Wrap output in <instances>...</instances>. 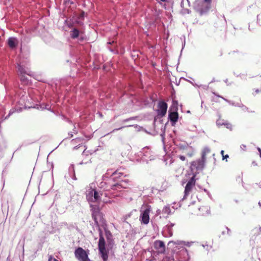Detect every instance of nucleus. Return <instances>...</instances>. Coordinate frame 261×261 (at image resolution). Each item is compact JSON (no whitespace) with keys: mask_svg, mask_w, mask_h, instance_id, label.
Returning a JSON list of instances; mask_svg holds the SVG:
<instances>
[{"mask_svg":"<svg viewBox=\"0 0 261 261\" xmlns=\"http://www.w3.org/2000/svg\"><path fill=\"white\" fill-rule=\"evenodd\" d=\"M99 241L98 243V249L99 254L103 261H108L109 258V249L106 247V243L102 232L100 230L99 233Z\"/></svg>","mask_w":261,"mask_h":261,"instance_id":"f257e3e1","label":"nucleus"},{"mask_svg":"<svg viewBox=\"0 0 261 261\" xmlns=\"http://www.w3.org/2000/svg\"><path fill=\"white\" fill-rule=\"evenodd\" d=\"M151 211V206L149 205H146L140 210L139 220L141 224L147 225L149 223L150 220L149 214Z\"/></svg>","mask_w":261,"mask_h":261,"instance_id":"f03ea898","label":"nucleus"},{"mask_svg":"<svg viewBox=\"0 0 261 261\" xmlns=\"http://www.w3.org/2000/svg\"><path fill=\"white\" fill-rule=\"evenodd\" d=\"M88 254L82 247H78L74 251L75 256L79 261H90Z\"/></svg>","mask_w":261,"mask_h":261,"instance_id":"7ed1b4c3","label":"nucleus"},{"mask_svg":"<svg viewBox=\"0 0 261 261\" xmlns=\"http://www.w3.org/2000/svg\"><path fill=\"white\" fill-rule=\"evenodd\" d=\"M102 194L98 192L95 189H91L86 195L88 201L91 202H99L100 201V196Z\"/></svg>","mask_w":261,"mask_h":261,"instance_id":"20e7f679","label":"nucleus"},{"mask_svg":"<svg viewBox=\"0 0 261 261\" xmlns=\"http://www.w3.org/2000/svg\"><path fill=\"white\" fill-rule=\"evenodd\" d=\"M92 211V217L96 224H98V219L101 217V213L98 206L90 205Z\"/></svg>","mask_w":261,"mask_h":261,"instance_id":"39448f33","label":"nucleus"},{"mask_svg":"<svg viewBox=\"0 0 261 261\" xmlns=\"http://www.w3.org/2000/svg\"><path fill=\"white\" fill-rule=\"evenodd\" d=\"M196 184L195 175H193L187 182L185 189L184 198L187 197L191 192Z\"/></svg>","mask_w":261,"mask_h":261,"instance_id":"423d86ee","label":"nucleus"},{"mask_svg":"<svg viewBox=\"0 0 261 261\" xmlns=\"http://www.w3.org/2000/svg\"><path fill=\"white\" fill-rule=\"evenodd\" d=\"M158 115L161 117L165 116L168 108L167 103L164 101H160L158 103Z\"/></svg>","mask_w":261,"mask_h":261,"instance_id":"0eeeda50","label":"nucleus"},{"mask_svg":"<svg viewBox=\"0 0 261 261\" xmlns=\"http://www.w3.org/2000/svg\"><path fill=\"white\" fill-rule=\"evenodd\" d=\"M212 0H203L198 3V5L201 12L207 11L211 8Z\"/></svg>","mask_w":261,"mask_h":261,"instance_id":"6e6552de","label":"nucleus"},{"mask_svg":"<svg viewBox=\"0 0 261 261\" xmlns=\"http://www.w3.org/2000/svg\"><path fill=\"white\" fill-rule=\"evenodd\" d=\"M206 160L201 158L196 161H193L191 164L192 169L194 168L197 170H200L203 168Z\"/></svg>","mask_w":261,"mask_h":261,"instance_id":"1a4fd4ad","label":"nucleus"},{"mask_svg":"<svg viewBox=\"0 0 261 261\" xmlns=\"http://www.w3.org/2000/svg\"><path fill=\"white\" fill-rule=\"evenodd\" d=\"M154 247L160 253H164L165 252V245L162 241H155L154 243Z\"/></svg>","mask_w":261,"mask_h":261,"instance_id":"9d476101","label":"nucleus"},{"mask_svg":"<svg viewBox=\"0 0 261 261\" xmlns=\"http://www.w3.org/2000/svg\"><path fill=\"white\" fill-rule=\"evenodd\" d=\"M168 119L172 122V125H174L178 121V113L177 112V110L173 112H171V111L169 110Z\"/></svg>","mask_w":261,"mask_h":261,"instance_id":"9b49d317","label":"nucleus"},{"mask_svg":"<svg viewBox=\"0 0 261 261\" xmlns=\"http://www.w3.org/2000/svg\"><path fill=\"white\" fill-rule=\"evenodd\" d=\"M18 44L17 39L14 37H10L8 40V44L11 48H15Z\"/></svg>","mask_w":261,"mask_h":261,"instance_id":"f8f14e48","label":"nucleus"},{"mask_svg":"<svg viewBox=\"0 0 261 261\" xmlns=\"http://www.w3.org/2000/svg\"><path fill=\"white\" fill-rule=\"evenodd\" d=\"M211 149L208 147H204L202 151L201 158L206 160V155L211 152Z\"/></svg>","mask_w":261,"mask_h":261,"instance_id":"ddd939ff","label":"nucleus"},{"mask_svg":"<svg viewBox=\"0 0 261 261\" xmlns=\"http://www.w3.org/2000/svg\"><path fill=\"white\" fill-rule=\"evenodd\" d=\"M18 71L20 72V75L28 74L30 75V74L25 70V68L21 66L20 65H18Z\"/></svg>","mask_w":261,"mask_h":261,"instance_id":"4468645a","label":"nucleus"},{"mask_svg":"<svg viewBox=\"0 0 261 261\" xmlns=\"http://www.w3.org/2000/svg\"><path fill=\"white\" fill-rule=\"evenodd\" d=\"M79 36V31L74 28L72 31L71 33V37L73 39L77 38Z\"/></svg>","mask_w":261,"mask_h":261,"instance_id":"2eb2a0df","label":"nucleus"},{"mask_svg":"<svg viewBox=\"0 0 261 261\" xmlns=\"http://www.w3.org/2000/svg\"><path fill=\"white\" fill-rule=\"evenodd\" d=\"M124 181H122L121 183L120 184H116L115 185H114L112 186V189L113 190H119L121 188H124L123 186V184L122 183L124 182Z\"/></svg>","mask_w":261,"mask_h":261,"instance_id":"dca6fc26","label":"nucleus"},{"mask_svg":"<svg viewBox=\"0 0 261 261\" xmlns=\"http://www.w3.org/2000/svg\"><path fill=\"white\" fill-rule=\"evenodd\" d=\"M25 74L20 75V81L25 85H27L29 83V80L27 77L25 76Z\"/></svg>","mask_w":261,"mask_h":261,"instance_id":"f3484780","label":"nucleus"},{"mask_svg":"<svg viewBox=\"0 0 261 261\" xmlns=\"http://www.w3.org/2000/svg\"><path fill=\"white\" fill-rule=\"evenodd\" d=\"M213 94L215 95V96H214L213 98H212V101H214V102H217L218 101V99L219 98H222L223 99H225L223 97L219 96V95H217L215 94V93H213Z\"/></svg>","mask_w":261,"mask_h":261,"instance_id":"a211bd4d","label":"nucleus"},{"mask_svg":"<svg viewBox=\"0 0 261 261\" xmlns=\"http://www.w3.org/2000/svg\"><path fill=\"white\" fill-rule=\"evenodd\" d=\"M221 155L222 156V159L223 160L229 158V155H228L224 154V150H221Z\"/></svg>","mask_w":261,"mask_h":261,"instance_id":"6ab92c4d","label":"nucleus"},{"mask_svg":"<svg viewBox=\"0 0 261 261\" xmlns=\"http://www.w3.org/2000/svg\"><path fill=\"white\" fill-rule=\"evenodd\" d=\"M178 105V102L176 100H173L172 102V106L176 107V110L177 109V107Z\"/></svg>","mask_w":261,"mask_h":261,"instance_id":"aec40b11","label":"nucleus"},{"mask_svg":"<svg viewBox=\"0 0 261 261\" xmlns=\"http://www.w3.org/2000/svg\"><path fill=\"white\" fill-rule=\"evenodd\" d=\"M241 148L243 150V151H245L246 150V146L244 144H242L241 145Z\"/></svg>","mask_w":261,"mask_h":261,"instance_id":"412c9836","label":"nucleus"},{"mask_svg":"<svg viewBox=\"0 0 261 261\" xmlns=\"http://www.w3.org/2000/svg\"><path fill=\"white\" fill-rule=\"evenodd\" d=\"M178 158L182 161H184L186 160V157L184 155H180L178 156Z\"/></svg>","mask_w":261,"mask_h":261,"instance_id":"4be33fe9","label":"nucleus"},{"mask_svg":"<svg viewBox=\"0 0 261 261\" xmlns=\"http://www.w3.org/2000/svg\"><path fill=\"white\" fill-rule=\"evenodd\" d=\"M84 14L85 13L84 12H82L81 14L80 15L79 18H83L84 17Z\"/></svg>","mask_w":261,"mask_h":261,"instance_id":"5701e85b","label":"nucleus"},{"mask_svg":"<svg viewBox=\"0 0 261 261\" xmlns=\"http://www.w3.org/2000/svg\"><path fill=\"white\" fill-rule=\"evenodd\" d=\"M108 234L111 236V233L109 231L106 232V236L107 237L108 240H109V238H108Z\"/></svg>","mask_w":261,"mask_h":261,"instance_id":"b1692460","label":"nucleus"},{"mask_svg":"<svg viewBox=\"0 0 261 261\" xmlns=\"http://www.w3.org/2000/svg\"><path fill=\"white\" fill-rule=\"evenodd\" d=\"M53 257L51 255L49 256L48 261H51L53 260Z\"/></svg>","mask_w":261,"mask_h":261,"instance_id":"393cba45","label":"nucleus"},{"mask_svg":"<svg viewBox=\"0 0 261 261\" xmlns=\"http://www.w3.org/2000/svg\"><path fill=\"white\" fill-rule=\"evenodd\" d=\"M193 153L192 152V153H188L187 154V155L190 156V157H191L192 155H193Z\"/></svg>","mask_w":261,"mask_h":261,"instance_id":"a878e982","label":"nucleus"},{"mask_svg":"<svg viewBox=\"0 0 261 261\" xmlns=\"http://www.w3.org/2000/svg\"><path fill=\"white\" fill-rule=\"evenodd\" d=\"M132 119H133V118H129V119H127L124 120V122H125V121H128V120H132Z\"/></svg>","mask_w":261,"mask_h":261,"instance_id":"bb28decb","label":"nucleus"},{"mask_svg":"<svg viewBox=\"0 0 261 261\" xmlns=\"http://www.w3.org/2000/svg\"><path fill=\"white\" fill-rule=\"evenodd\" d=\"M258 150L260 153V156L261 157V149L259 148H258Z\"/></svg>","mask_w":261,"mask_h":261,"instance_id":"cd10ccee","label":"nucleus"},{"mask_svg":"<svg viewBox=\"0 0 261 261\" xmlns=\"http://www.w3.org/2000/svg\"><path fill=\"white\" fill-rule=\"evenodd\" d=\"M114 42H115V41H113L112 42H109L108 43L109 44H112L114 43Z\"/></svg>","mask_w":261,"mask_h":261,"instance_id":"c85d7f7f","label":"nucleus"},{"mask_svg":"<svg viewBox=\"0 0 261 261\" xmlns=\"http://www.w3.org/2000/svg\"><path fill=\"white\" fill-rule=\"evenodd\" d=\"M122 128V127H120V128H119L115 129H114V130H113V132H114L115 130H119V129H121Z\"/></svg>","mask_w":261,"mask_h":261,"instance_id":"c756f323","label":"nucleus"},{"mask_svg":"<svg viewBox=\"0 0 261 261\" xmlns=\"http://www.w3.org/2000/svg\"><path fill=\"white\" fill-rule=\"evenodd\" d=\"M189 210H190V211H191V210H193V206H189Z\"/></svg>","mask_w":261,"mask_h":261,"instance_id":"7c9ffc66","label":"nucleus"},{"mask_svg":"<svg viewBox=\"0 0 261 261\" xmlns=\"http://www.w3.org/2000/svg\"><path fill=\"white\" fill-rule=\"evenodd\" d=\"M252 164H253L254 166L257 165V164H256L255 162H252Z\"/></svg>","mask_w":261,"mask_h":261,"instance_id":"2f4dec72","label":"nucleus"},{"mask_svg":"<svg viewBox=\"0 0 261 261\" xmlns=\"http://www.w3.org/2000/svg\"><path fill=\"white\" fill-rule=\"evenodd\" d=\"M258 204H259V206L261 207V202L259 201L258 202Z\"/></svg>","mask_w":261,"mask_h":261,"instance_id":"473e14b6","label":"nucleus"},{"mask_svg":"<svg viewBox=\"0 0 261 261\" xmlns=\"http://www.w3.org/2000/svg\"><path fill=\"white\" fill-rule=\"evenodd\" d=\"M53 260H54V261H59L58 260H57V259H56V258H54V259H53Z\"/></svg>","mask_w":261,"mask_h":261,"instance_id":"72a5a7b5","label":"nucleus"},{"mask_svg":"<svg viewBox=\"0 0 261 261\" xmlns=\"http://www.w3.org/2000/svg\"><path fill=\"white\" fill-rule=\"evenodd\" d=\"M77 146L74 147V149H77Z\"/></svg>","mask_w":261,"mask_h":261,"instance_id":"f704fd0d","label":"nucleus"},{"mask_svg":"<svg viewBox=\"0 0 261 261\" xmlns=\"http://www.w3.org/2000/svg\"><path fill=\"white\" fill-rule=\"evenodd\" d=\"M161 1H162V2H165L166 1V0H161Z\"/></svg>","mask_w":261,"mask_h":261,"instance_id":"c9c22d12","label":"nucleus"}]
</instances>
